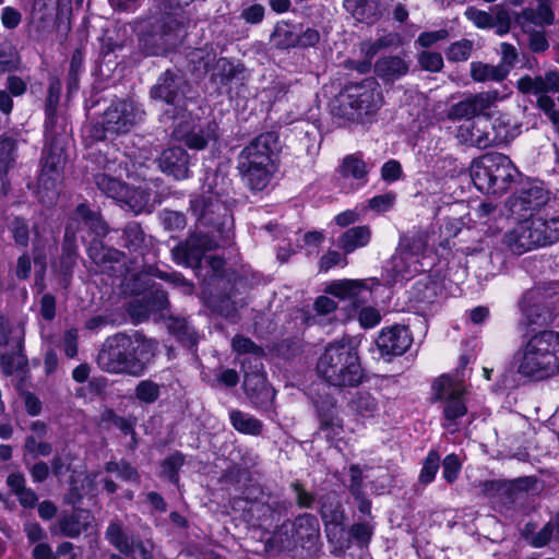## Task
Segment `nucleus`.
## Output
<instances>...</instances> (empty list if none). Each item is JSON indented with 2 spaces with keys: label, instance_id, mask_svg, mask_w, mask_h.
<instances>
[{
  "label": "nucleus",
  "instance_id": "f257e3e1",
  "mask_svg": "<svg viewBox=\"0 0 559 559\" xmlns=\"http://www.w3.org/2000/svg\"><path fill=\"white\" fill-rule=\"evenodd\" d=\"M504 97L498 90H489L471 94L453 104L448 111V118L451 120L465 119L456 130L459 141L478 148L493 146L488 118H474L480 115L486 116V111Z\"/></svg>",
  "mask_w": 559,
  "mask_h": 559
},
{
  "label": "nucleus",
  "instance_id": "f03ea898",
  "mask_svg": "<svg viewBox=\"0 0 559 559\" xmlns=\"http://www.w3.org/2000/svg\"><path fill=\"white\" fill-rule=\"evenodd\" d=\"M153 352V342L143 335L119 333L106 340L97 362L107 372L139 377L144 372Z\"/></svg>",
  "mask_w": 559,
  "mask_h": 559
},
{
  "label": "nucleus",
  "instance_id": "7ed1b4c3",
  "mask_svg": "<svg viewBox=\"0 0 559 559\" xmlns=\"http://www.w3.org/2000/svg\"><path fill=\"white\" fill-rule=\"evenodd\" d=\"M316 370L323 381L336 388L357 386L364 378L358 352L346 337L324 347L317 360Z\"/></svg>",
  "mask_w": 559,
  "mask_h": 559
},
{
  "label": "nucleus",
  "instance_id": "20e7f679",
  "mask_svg": "<svg viewBox=\"0 0 559 559\" xmlns=\"http://www.w3.org/2000/svg\"><path fill=\"white\" fill-rule=\"evenodd\" d=\"M518 371L525 377L548 378L559 371V332L544 330L530 337L519 353Z\"/></svg>",
  "mask_w": 559,
  "mask_h": 559
},
{
  "label": "nucleus",
  "instance_id": "39448f33",
  "mask_svg": "<svg viewBox=\"0 0 559 559\" xmlns=\"http://www.w3.org/2000/svg\"><path fill=\"white\" fill-rule=\"evenodd\" d=\"M518 176L511 159L501 153H488L471 165L475 187L486 193H503Z\"/></svg>",
  "mask_w": 559,
  "mask_h": 559
},
{
  "label": "nucleus",
  "instance_id": "423d86ee",
  "mask_svg": "<svg viewBox=\"0 0 559 559\" xmlns=\"http://www.w3.org/2000/svg\"><path fill=\"white\" fill-rule=\"evenodd\" d=\"M558 239L559 221L555 218L546 221L539 215H531L504 235V243L516 254L547 246Z\"/></svg>",
  "mask_w": 559,
  "mask_h": 559
},
{
  "label": "nucleus",
  "instance_id": "0eeeda50",
  "mask_svg": "<svg viewBox=\"0 0 559 559\" xmlns=\"http://www.w3.org/2000/svg\"><path fill=\"white\" fill-rule=\"evenodd\" d=\"M382 105V90L374 79L347 86L341 98L342 115L353 121L376 114Z\"/></svg>",
  "mask_w": 559,
  "mask_h": 559
},
{
  "label": "nucleus",
  "instance_id": "6e6552de",
  "mask_svg": "<svg viewBox=\"0 0 559 559\" xmlns=\"http://www.w3.org/2000/svg\"><path fill=\"white\" fill-rule=\"evenodd\" d=\"M432 390L435 399L443 403L444 427L454 432L456 420L467 413L464 384L456 378L443 374L433 382Z\"/></svg>",
  "mask_w": 559,
  "mask_h": 559
},
{
  "label": "nucleus",
  "instance_id": "1a4fd4ad",
  "mask_svg": "<svg viewBox=\"0 0 559 559\" xmlns=\"http://www.w3.org/2000/svg\"><path fill=\"white\" fill-rule=\"evenodd\" d=\"M428 231L414 229L401 237L399 248L391 259L396 276L408 277L419 272L418 260L428 246Z\"/></svg>",
  "mask_w": 559,
  "mask_h": 559
},
{
  "label": "nucleus",
  "instance_id": "9d476101",
  "mask_svg": "<svg viewBox=\"0 0 559 559\" xmlns=\"http://www.w3.org/2000/svg\"><path fill=\"white\" fill-rule=\"evenodd\" d=\"M144 119V111L132 100H117L110 104L103 115L105 132L121 134L129 132Z\"/></svg>",
  "mask_w": 559,
  "mask_h": 559
},
{
  "label": "nucleus",
  "instance_id": "9b49d317",
  "mask_svg": "<svg viewBox=\"0 0 559 559\" xmlns=\"http://www.w3.org/2000/svg\"><path fill=\"white\" fill-rule=\"evenodd\" d=\"M190 206L197 221L205 226L223 223L228 214L225 203L221 200V192L212 190V182L203 186L202 193L190 201Z\"/></svg>",
  "mask_w": 559,
  "mask_h": 559
},
{
  "label": "nucleus",
  "instance_id": "f8f14e48",
  "mask_svg": "<svg viewBox=\"0 0 559 559\" xmlns=\"http://www.w3.org/2000/svg\"><path fill=\"white\" fill-rule=\"evenodd\" d=\"M216 247V242L207 235L192 234L186 242L177 245L173 250L174 260L186 266H198L205 251Z\"/></svg>",
  "mask_w": 559,
  "mask_h": 559
},
{
  "label": "nucleus",
  "instance_id": "ddd939ff",
  "mask_svg": "<svg viewBox=\"0 0 559 559\" xmlns=\"http://www.w3.org/2000/svg\"><path fill=\"white\" fill-rule=\"evenodd\" d=\"M278 151V136L273 132H265L253 139L241 151L239 160L276 164Z\"/></svg>",
  "mask_w": 559,
  "mask_h": 559
},
{
  "label": "nucleus",
  "instance_id": "4468645a",
  "mask_svg": "<svg viewBox=\"0 0 559 559\" xmlns=\"http://www.w3.org/2000/svg\"><path fill=\"white\" fill-rule=\"evenodd\" d=\"M524 323L528 326H547L554 322L555 314L538 289L527 292L521 302Z\"/></svg>",
  "mask_w": 559,
  "mask_h": 559
},
{
  "label": "nucleus",
  "instance_id": "2eb2a0df",
  "mask_svg": "<svg viewBox=\"0 0 559 559\" xmlns=\"http://www.w3.org/2000/svg\"><path fill=\"white\" fill-rule=\"evenodd\" d=\"M44 154V168L39 177L38 194L44 203L50 204L58 197L56 183L59 178L58 173L62 164V157L60 153H47L45 151Z\"/></svg>",
  "mask_w": 559,
  "mask_h": 559
},
{
  "label": "nucleus",
  "instance_id": "dca6fc26",
  "mask_svg": "<svg viewBox=\"0 0 559 559\" xmlns=\"http://www.w3.org/2000/svg\"><path fill=\"white\" fill-rule=\"evenodd\" d=\"M413 338L405 326L383 329L377 338V346L383 356H400L412 345Z\"/></svg>",
  "mask_w": 559,
  "mask_h": 559
},
{
  "label": "nucleus",
  "instance_id": "f3484780",
  "mask_svg": "<svg viewBox=\"0 0 559 559\" xmlns=\"http://www.w3.org/2000/svg\"><path fill=\"white\" fill-rule=\"evenodd\" d=\"M157 162L158 168L176 180H183L190 176L189 155L180 146H171L164 150Z\"/></svg>",
  "mask_w": 559,
  "mask_h": 559
},
{
  "label": "nucleus",
  "instance_id": "a211bd4d",
  "mask_svg": "<svg viewBox=\"0 0 559 559\" xmlns=\"http://www.w3.org/2000/svg\"><path fill=\"white\" fill-rule=\"evenodd\" d=\"M239 171L246 185L254 191L264 190L277 170V164L239 160Z\"/></svg>",
  "mask_w": 559,
  "mask_h": 559
},
{
  "label": "nucleus",
  "instance_id": "6ab92c4d",
  "mask_svg": "<svg viewBox=\"0 0 559 559\" xmlns=\"http://www.w3.org/2000/svg\"><path fill=\"white\" fill-rule=\"evenodd\" d=\"M185 81L181 76L166 71L163 73L157 83L151 90V97L156 100L165 102L169 105L179 103L180 94L182 93V86Z\"/></svg>",
  "mask_w": 559,
  "mask_h": 559
},
{
  "label": "nucleus",
  "instance_id": "aec40b11",
  "mask_svg": "<svg viewBox=\"0 0 559 559\" xmlns=\"http://www.w3.org/2000/svg\"><path fill=\"white\" fill-rule=\"evenodd\" d=\"M316 407L320 419V430L328 439H334L343 432V420L337 415L335 402L332 397L316 401Z\"/></svg>",
  "mask_w": 559,
  "mask_h": 559
},
{
  "label": "nucleus",
  "instance_id": "412c9836",
  "mask_svg": "<svg viewBox=\"0 0 559 559\" xmlns=\"http://www.w3.org/2000/svg\"><path fill=\"white\" fill-rule=\"evenodd\" d=\"M173 134L178 141L185 142L192 150H203L213 136L209 127L205 129L188 120L179 122Z\"/></svg>",
  "mask_w": 559,
  "mask_h": 559
},
{
  "label": "nucleus",
  "instance_id": "4be33fe9",
  "mask_svg": "<svg viewBox=\"0 0 559 559\" xmlns=\"http://www.w3.org/2000/svg\"><path fill=\"white\" fill-rule=\"evenodd\" d=\"M411 61L407 53L383 56L374 63V73L384 82H394L407 74Z\"/></svg>",
  "mask_w": 559,
  "mask_h": 559
},
{
  "label": "nucleus",
  "instance_id": "5701e85b",
  "mask_svg": "<svg viewBox=\"0 0 559 559\" xmlns=\"http://www.w3.org/2000/svg\"><path fill=\"white\" fill-rule=\"evenodd\" d=\"M260 368H254V371L245 370L243 388L252 403L262 406L274 397V392L269 386L264 374L260 372Z\"/></svg>",
  "mask_w": 559,
  "mask_h": 559
},
{
  "label": "nucleus",
  "instance_id": "b1692460",
  "mask_svg": "<svg viewBox=\"0 0 559 559\" xmlns=\"http://www.w3.org/2000/svg\"><path fill=\"white\" fill-rule=\"evenodd\" d=\"M488 119H492L489 127L493 145L508 143L520 133V124L514 121L509 114L495 112L488 116Z\"/></svg>",
  "mask_w": 559,
  "mask_h": 559
},
{
  "label": "nucleus",
  "instance_id": "393cba45",
  "mask_svg": "<svg viewBox=\"0 0 559 559\" xmlns=\"http://www.w3.org/2000/svg\"><path fill=\"white\" fill-rule=\"evenodd\" d=\"M402 45L401 36L396 33L386 34L376 40H366L360 44V52L365 61L357 68L359 72H367L371 68L373 57L385 48H397Z\"/></svg>",
  "mask_w": 559,
  "mask_h": 559
},
{
  "label": "nucleus",
  "instance_id": "a878e982",
  "mask_svg": "<svg viewBox=\"0 0 559 559\" xmlns=\"http://www.w3.org/2000/svg\"><path fill=\"white\" fill-rule=\"evenodd\" d=\"M371 239L369 226H356L345 230L337 239V247L344 254H349L359 248L366 247Z\"/></svg>",
  "mask_w": 559,
  "mask_h": 559
},
{
  "label": "nucleus",
  "instance_id": "bb28decb",
  "mask_svg": "<svg viewBox=\"0 0 559 559\" xmlns=\"http://www.w3.org/2000/svg\"><path fill=\"white\" fill-rule=\"evenodd\" d=\"M469 74L474 82H502L507 78V70L502 66H493L481 61L469 64Z\"/></svg>",
  "mask_w": 559,
  "mask_h": 559
},
{
  "label": "nucleus",
  "instance_id": "cd10ccee",
  "mask_svg": "<svg viewBox=\"0 0 559 559\" xmlns=\"http://www.w3.org/2000/svg\"><path fill=\"white\" fill-rule=\"evenodd\" d=\"M174 26H168V31H163L162 34H155L151 37L144 38V46H146V43L150 40L153 41H160V47L153 48V49H146L147 53L151 55H158L162 52H165L168 48H171L177 45L179 39L181 38L182 29L179 27L177 23L171 22Z\"/></svg>",
  "mask_w": 559,
  "mask_h": 559
},
{
  "label": "nucleus",
  "instance_id": "c85d7f7f",
  "mask_svg": "<svg viewBox=\"0 0 559 559\" xmlns=\"http://www.w3.org/2000/svg\"><path fill=\"white\" fill-rule=\"evenodd\" d=\"M544 203L543 190L539 188H532L522 191L519 197L511 201V211L514 214H520L521 211H535Z\"/></svg>",
  "mask_w": 559,
  "mask_h": 559
},
{
  "label": "nucleus",
  "instance_id": "c756f323",
  "mask_svg": "<svg viewBox=\"0 0 559 559\" xmlns=\"http://www.w3.org/2000/svg\"><path fill=\"white\" fill-rule=\"evenodd\" d=\"M95 182L98 189L108 198L120 202L122 198L127 197L128 186L111 176L98 174L95 177Z\"/></svg>",
  "mask_w": 559,
  "mask_h": 559
},
{
  "label": "nucleus",
  "instance_id": "7c9ffc66",
  "mask_svg": "<svg viewBox=\"0 0 559 559\" xmlns=\"http://www.w3.org/2000/svg\"><path fill=\"white\" fill-rule=\"evenodd\" d=\"M87 252L93 262L102 266L110 262H119L123 257L122 252L112 248L105 247L98 240H93L91 242Z\"/></svg>",
  "mask_w": 559,
  "mask_h": 559
},
{
  "label": "nucleus",
  "instance_id": "2f4dec72",
  "mask_svg": "<svg viewBox=\"0 0 559 559\" xmlns=\"http://www.w3.org/2000/svg\"><path fill=\"white\" fill-rule=\"evenodd\" d=\"M76 218L81 219L96 236L107 234V225L97 212L88 209L85 204H80L75 210Z\"/></svg>",
  "mask_w": 559,
  "mask_h": 559
},
{
  "label": "nucleus",
  "instance_id": "473e14b6",
  "mask_svg": "<svg viewBox=\"0 0 559 559\" xmlns=\"http://www.w3.org/2000/svg\"><path fill=\"white\" fill-rule=\"evenodd\" d=\"M230 421L241 433L259 435L262 430V423L259 419L240 411L230 412Z\"/></svg>",
  "mask_w": 559,
  "mask_h": 559
},
{
  "label": "nucleus",
  "instance_id": "72a5a7b5",
  "mask_svg": "<svg viewBox=\"0 0 559 559\" xmlns=\"http://www.w3.org/2000/svg\"><path fill=\"white\" fill-rule=\"evenodd\" d=\"M352 409L362 418H371L379 412L378 401L368 392H359L350 402Z\"/></svg>",
  "mask_w": 559,
  "mask_h": 559
},
{
  "label": "nucleus",
  "instance_id": "f704fd0d",
  "mask_svg": "<svg viewBox=\"0 0 559 559\" xmlns=\"http://www.w3.org/2000/svg\"><path fill=\"white\" fill-rule=\"evenodd\" d=\"M340 174L344 178H354L362 180L367 176L365 162L356 155H348L343 159L340 166Z\"/></svg>",
  "mask_w": 559,
  "mask_h": 559
},
{
  "label": "nucleus",
  "instance_id": "c9c22d12",
  "mask_svg": "<svg viewBox=\"0 0 559 559\" xmlns=\"http://www.w3.org/2000/svg\"><path fill=\"white\" fill-rule=\"evenodd\" d=\"M16 142L10 136L0 138V178H3L15 162Z\"/></svg>",
  "mask_w": 559,
  "mask_h": 559
},
{
  "label": "nucleus",
  "instance_id": "e433bc0d",
  "mask_svg": "<svg viewBox=\"0 0 559 559\" xmlns=\"http://www.w3.org/2000/svg\"><path fill=\"white\" fill-rule=\"evenodd\" d=\"M233 350L239 355L252 354L254 356V368L262 367L261 357L263 349L255 345L250 338L236 335L231 342Z\"/></svg>",
  "mask_w": 559,
  "mask_h": 559
},
{
  "label": "nucleus",
  "instance_id": "4c0bfd02",
  "mask_svg": "<svg viewBox=\"0 0 559 559\" xmlns=\"http://www.w3.org/2000/svg\"><path fill=\"white\" fill-rule=\"evenodd\" d=\"M160 395V385L152 380H142L135 386V397L145 404H153Z\"/></svg>",
  "mask_w": 559,
  "mask_h": 559
},
{
  "label": "nucleus",
  "instance_id": "58836bf2",
  "mask_svg": "<svg viewBox=\"0 0 559 559\" xmlns=\"http://www.w3.org/2000/svg\"><path fill=\"white\" fill-rule=\"evenodd\" d=\"M107 540L120 552L128 550L129 542L128 536L123 532L122 525L119 522H111L105 533Z\"/></svg>",
  "mask_w": 559,
  "mask_h": 559
},
{
  "label": "nucleus",
  "instance_id": "ea45409f",
  "mask_svg": "<svg viewBox=\"0 0 559 559\" xmlns=\"http://www.w3.org/2000/svg\"><path fill=\"white\" fill-rule=\"evenodd\" d=\"M150 195L141 189H131L128 187L127 197L121 199V203L127 205L135 213L142 212L148 204Z\"/></svg>",
  "mask_w": 559,
  "mask_h": 559
},
{
  "label": "nucleus",
  "instance_id": "a19ab883",
  "mask_svg": "<svg viewBox=\"0 0 559 559\" xmlns=\"http://www.w3.org/2000/svg\"><path fill=\"white\" fill-rule=\"evenodd\" d=\"M105 471L108 473H117L118 477L124 481L139 480V474L136 469L124 461H109L105 464Z\"/></svg>",
  "mask_w": 559,
  "mask_h": 559
},
{
  "label": "nucleus",
  "instance_id": "79ce46f5",
  "mask_svg": "<svg viewBox=\"0 0 559 559\" xmlns=\"http://www.w3.org/2000/svg\"><path fill=\"white\" fill-rule=\"evenodd\" d=\"M154 545L151 540H132L128 545V550L122 554L130 556L131 559H155Z\"/></svg>",
  "mask_w": 559,
  "mask_h": 559
},
{
  "label": "nucleus",
  "instance_id": "37998d69",
  "mask_svg": "<svg viewBox=\"0 0 559 559\" xmlns=\"http://www.w3.org/2000/svg\"><path fill=\"white\" fill-rule=\"evenodd\" d=\"M272 43L277 48L287 49L297 45V35L288 25H277L272 35Z\"/></svg>",
  "mask_w": 559,
  "mask_h": 559
},
{
  "label": "nucleus",
  "instance_id": "c03bdc74",
  "mask_svg": "<svg viewBox=\"0 0 559 559\" xmlns=\"http://www.w3.org/2000/svg\"><path fill=\"white\" fill-rule=\"evenodd\" d=\"M473 43L468 39H462L449 47L447 58L453 62L466 61L471 57Z\"/></svg>",
  "mask_w": 559,
  "mask_h": 559
},
{
  "label": "nucleus",
  "instance_id": "a18cd8bd",
  "mask_svg": "<svg viewBox=\"0 0 559 559\" xmlns=\"http://www.w3.org/2000/svg\"><path fill=\"white\" fill-rule=\"evenodd\" d=\"M360 289V284L355 281H341L330 285L328 292L335 297L345 299L355 297Z\"/></svg>",
  "mask_w": 559,
  "mask_h": 559
},
{
  "label": "nucleus",
  "instance_id": "49530a36",
  "mask_svg": "<svg viewBox=\"0 0 559 559\" xmlns=\"http://www.w3.org/2000/svg\"><path fill=\"white\" fill-rule=\"evenodd\" d=\"M440 457L435 451H430L425 460L424 466L419 474L420 483L427 485L431 483L439 469Z\"/></svg>",
  "mask_w": 559,
  "mask_h": 559
},
{
  "label": "nucleus",
  "instance_id": "de8ad7c7",
  "mask_svg": "<svg viewBox=\"0 0 559 559\" xmlns=\"http://www.w3.org/2000/svg\"><path fill=\"white\" fill-rule=\"evenodd\" d=\"M144 240L141 227L135 224H129L123 229V245L130 250H138Z\"/></svg>",
  "mask_w": 559,
  "mask_h": 559
},
{
  "label": "nucleus",
  "instance_id": "09e8293b",
  "mask_svg": "<svg viewBox=\"0 0 559 559\" xmlns=\"http://www.w3.org/2000/svg\"><path fill=\"white\" fill-rule=\"evenodd\" d=\"M346 255L347 254H342L336 250H328L319 260V270L321 272H328L334 266H346L348 263Z\"/></svg>",
  "mask_w": 559,
  "mask_h": 559
},
{
  "label": "nucleus",
  "instance_id": "8fccbe9b",
  "mask_svg": "<svg viewBox=\"0 0 559 559\" xmlns=\"http://www.w3.org/2000/svg\"><path fill=\"white\" fill-rule=\"evenodd\" d=\"M353 14L357 20L371 23L377 20L379 12L374 1L364 0L357 4Z\"/></svg>",
  "mask_w": 559,
  "mask_h": 559
},
{
  "label": "nucleus",
  "instance_id": "3c124183",
  "mask_svg": "<svg viewBox=\"0 0 559 559\" xmlns=\"http://www.w3.org/2000/svg\"><path fill=\"white\" fill-rule=\"evenodd\" d=\"M461 467H462V463H461L460 459L457 457V455H455V454L447 455L442 462L443 478L450 484L455 481L460 474Z\"/></svg>",
  "mask_w": 559,
  "mask_h": 559
},
{
  "label": "nucleus",
  "instance_id": "603ef678",
  "mask_svg": "<svg viewBox=\"0 0 559 559\" xmlns=\"http://www.w3.org/2000/svg\"><path fill=\"white\" fill-rule=\"evenodd\" d=\"M465 16L478 28H489L493 26V16L474 7L466 9Z\"/></svg>",
  "mask_w": 559,
  "mask_h": 559
},
{
  "label": "nucleus",
  "instance_id": "864d4df0",
  "mask_svg": "<svg viewBox=\"0 0 559 559\" xmlns=\"http://www.w3.org/2000/svg\"><path fill=\"white\" fill-rule=\"evenodd\" d=\"M420 67L430 72H439L443 67V59L439 52L423 51L418 57Z\"/></svg>",
  "mask_w": 559,
  "mask_h": 559
},
{
  "label": "nucleus",
  "instance_id": "5fc2aeb1",
  "mask_svg": "<svg viewBox=\"0 0 559 559\" xmlns=\"http://www.w3.org/2000/svg\"><path fill=\"white\" fill-rule=\"evenodd\" d=\"M162 223L168 230L183 229L187 224L185 215L176 211H164L162 213Z\"/></svg>",
  "mask_w": 559,
  "mask_h": 559
},
{
  "label": "nucleus",
  "instance_id": "6e6d98bb",
  "mask_svg": "<svg viewBox=\"0 0 559 559\" xmlns=\"http://www.w3.org/2000/svg\"><path fill=\"white\" fill-rule=\"evenodd\" d=\"M235 75V68L226 58H219L214 67L213 78H218L221 84H225Z\"/></svg>",
  "mask_w": 559,
  "mask_h": 559
},
{
  "label": "nucleus",
  "instance_id": "4d7b16f0",
  "mask_svg": "<svg viewBox=\"0 0 559 559\" xmlns=\"http://www.w3.org/2000/svg\"><path fill=\"white\" fill-rule=\"evenodd\" d=\"M500 53H501V60L498 63V66H502V68L504 70H507V76H508L518 59V51L513 45L508 44V43H502L500 45Z\"/></svg>",
  "mask_w": 559,
  "mask_h": 559
},
{
  "label": "nucleus",
  "instance_id": "13d9d810",
  "mask_svg": "<svg viewBox=\"0 0 559 559\" xmlns=\"http://www.w3.org/2000/svg\"><path fill=\"white\" fill-rule=\"evenodd\" d=\"M325 236L322 231H308L304 235V247L307 255L317 254Z\"/></svg>",
  "mask_w": 559,
  "mask_h": 559
},
{
  "label": "nucleus",
  "instance_id": "bf43d9fd",
  "mask_svg": "<svg viewBox=\"0 0 559 559\" xmlns=\"http://www.w3.org/2000/svg\"><path fill=\"white\" fill-rule=\"evenodd\" d=\"M58 528L61 535L71 538L78 537L83 532L73 515L61 518L58 523Z\"/></svg>",
  "mask_w": 559,
  "mask_h": 559
},
{
  "label": "nucleus",
  "instance_id": "052dcab7",
  "mask_svg": "<svg viewBox=\"0 0 559 559\" xmlns=\"http://www.w3.org/2000/svg\"><path fill=\"white\" fill-rule=\"evenodd\" d=\"M183 464V456L175 453L163 463V474L171 481H177V471Z\"/></svg>",
  "mask_w": 559,
  "mask_h": 559
},
{
  "label": "nucleus",
  "instance_id": "680f3d73",
  "mask_svg": "<svg viewBox=\"0 0 559 559\" xmlns=\"http://www.w3.org/2000/svg\"><path fill=\"white\" fill-rule=\"evenodd\" d=\"M25 450L35 456H47L52 448L47 442L37 441L35 436H29L25 441Z\"/></svg>",
  "mask_w": 559,
  "mask_h": 559
},
{
  "label": "nucleus",
  "instance_id": "e2e57ef3",
  "mask_svg": "<svg viewBox=\"0 0 559 559\" xmlns=\"http://www.w3.org/2000/svg\"><path fill=\"white\" fill-rule=\"evenodd\" d=\"M395 202L394 193L376 195L369 200V207L376 212L382 213L389 211Z\"/></svg>",
  "mask_w": 559,
  "mask_h": 559
},
{
  "label": "nucleus",
  "instance_id": "0e129e2a",
  "mask_svg": "<svg viewBox=\"0 0 559 559\" xmlns=\"http://www.w3.org/2000/svg\"><path fill=\"white\" fill-rule=\"evenodd\" d=\"M11 230L15 242L20 246H27L28 243V227L21 218H14L11 224Z\"/></svg>",
  "mask_w": 559,
  "mask_h": 559
},
{
  "label": "nucleus",
  "instance_id": "69168bd1",
  "mask_svg": "<svg viewBox=\"0 0 559 559\" xmlns=\"http://www.w3.org/2000/svg\"><path fill=\"white\" fill-rule=\"evenodd\" d=\"M537 105L554 124H559V111L555 108V102L551 97L542 93L537 99Z\"/></svg>",
  "mask_w": 559,
  "mask_h": 559
},
{
  "label": "nucleus",
  "instance_id": "338daca9",
  "mask_svg": "<svg viewBox=\"0 0 559 559\" xmlns=\"http://www.w3.org/2000/svg\"><path fill=\"white\" fill-rule=\"evenodd\" d=\"M22 21V14L12 7H4L1 12V23L8 29L16 28Z\"/></svg>",
  "mask_w": 559,
  "mask_h": 559
},
{
  "label": "nucleus",
  "instance_id": "774afa93",
  "mask_svg": "<svg viewBox=\"0 0 559 559\" xmlns=\"http://www.w3.org/2000/svg\"><path fill=\"white\" fill-rule=\"evenodd\" d=\"M542 84L539 90L542 93L547 92H559V72L558 71H548L544 76H540Z\"/></svg>",
  "mask_w": 559,
  "mask_h": 559
}]
</instances>
